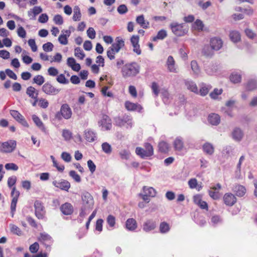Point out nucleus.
Returning a JSON list of instances; mask_svg holds the SVG:
<instances>
[{
	"label": "nucleus",
	"instance_id": "4d7b16f0",
	"mask_svg": "<svg viewBox=\"0 0 257 257\" xmlns=\"http://www.w3.org/2000/svg\"><path fill=\"white\" fill-rule=\"evenodd\" d=\"M62 55L60 53H57L54 56H51V63H60L62 61Z\"/></svg>",
	"mask_w": 257,
	"mask_h": 257
},
{
	"label": "nucleus",
	"instance_id": "393cba45",
	"mask_svg": "<svg viewBox=\"0 0 257 257\" xmlns=\"http://www.w3.org/2000/svg\"><path fill=\"white\" fill-rule=\"evenodd\" d=\"M67 64L73 70L75 71H79L81 69L80 65L76 62L74 58L69 57L67 60Z\"/></svg>",
	"mask_w": 257,
	"mask_h": 257
},
{
	"label": "nucleus",
	"instance_id": "aec40b11",
	"mask_svg": "<svg viewBox=\"0 0 257 257\" xmlns=\"http://www.w3.org/2000/svg\"><path fill=\"white\" fill-rule=\"evenodd\" d=\"M125 107L127 110L129 111H138L141 112L143 109L142 106L138 104L127 101L125 102Z\"/></svg>",
	"mask_w": 257,
	"mask_h": 257
},
{
	"label": "nucleus",
	"instance_id": "8fccbe9b",
	"mask_svg": "<svg viewBox=\"0 0 257 257\" xmlns=\"http://www.w3.org/2000/svg\"><path fill=\"white\" fill-rule=\"evenodd\" d=\"M9 227L10 228V230L11 232H12L13 234H17L18 235H21L22 234V232L20 229L19 227H18L17 226L14 224H10L9 225Z\"/></svg>",
	"mask_w": 257,
	"mask_h": 257
},
{
	"label": "nucleus",
	"instance_id": "bb28decb",
	"mask_svg": "<svg viewBox=\"0 0 257 257\" xmlns=\"http://www.w3.org/2000/svg\"><path fill=\"white\" fill-rule=\"evenodd\" d=\"M203 152L208 155H212L214 152V148L212 144L209 143H205L202 146Z\"/></svg>",
	"mask_w": 257,
	"mask_h": 257
},
{
	"label": "nucleus",
	"instance_id": "58836bf2",
	"mask_svg": "<svg viewBox=\"0 0 257 257\" xmlns=\"http://www.w3.org/2000/svg\"><path fill=\"white\" fill-rule=\"evenodd\" d=\"M85 138L88 142H92L95 141L96 136L93 132L88 130L85 132Z\"/></svg>",
	"mask_w": 257,
	"mask_h": 257
},
{
	"label": "nucleus",
	"instance_id": "bf43d9fd",
	"mask_svg": "<svg viewBox=\"0 0 257 257\" xmlns=\"http://www.w3.org/2000/svg\"><path fill=\"white\" fill-rule=\"evenodd\" d=\"M113 45L116 47L118 50H120L124 46V42L122 39L117 38L116 43H113Z\"/></svg>",
	"mask_w": 257,
	"mask_h": 257
},
{
	"label": "nucleus",
	"instance_id": "dca6fc26",
	"mask_svg": "<svg viewBox=\"0 0 257 257\" xmlns=\"http://www.w3.org/2000/svg\"><path fill=\"white\" fill-rule=\"evenodd\" d=\"M224 203L227 206H232L236 202V197L231 193H225L223 197Z\"/></svg>",
	"mask_w": 257,
	"mask_h": 257
},
{
	"label": "nucleus",
	"instance_id": "7ed1b4c3",
	"mask_svg": "<svg viewBox=\"0 0 257 257\" xmlns=\"http://www.w3.org/2000/svg\"><path fill=\"white\" fill-rule=\"evenodd\" d=\"M72 115L71 108L68 104L64 103L61 105L60 111L56 113L55 118L59 120H61L63 118L69 119L71 117Z\"/></svg>",
	"mask_w": 257,
	"mask_h": 257
},
{
	"label": "nucleus",
	"instance_id": "a19ab883",
	"mask_svg": "<svg viewBox=\"0 0 257 257\" xmlns=\"http://www.w3.org/2000/svg\"><path fill=\"white\" fill-rule=\"evenodd\" d=\"M230 80L233 83H238L241 82V75L237 72H233L230 76Z\"/></svg>",
	"mask_w": 257,
	"mask_h": 257
},
{
	"label": "nucleus",
	"instance_id": "4be33fe9",
	"mask_svg": "<svg viewBox=\"0 0 257 257\" xmlns=\"http://www.w3.org/2000/svg\"><path fill=\"white\" fill-rule=\"evenodd\" d=\"M99 123L105 130H110L111 127V120L107 115H103L101 119L99 121Z\"/></svg>",
	"mask_w": 257,
	"mask_h": 257
},
{
	"label": "nucleus",
	"instance_id": "4468645a",
	"mask_svg": "<svg viewBox=\"0 0 257 257\" xmlns=\"http://www.w3.org/2000/svg\"><path fill=\"white\" fill-rule=\"evenodd\" d=\"M82 200L84 205L87 208H92L94 204L92 196L88 192L83 193L82 196Z\"/></svg>",
	"mask_w": 257,
	"mask_h": 257
},
{
	"label": "nucleus",
	"instance_id": "de8ad7c7",
	"mask_svg": "<svg viewBox=\"0 0 257 257\" xmlns=\"http://www.w3.org/2000/svg\"><path fill=\"white\" fill-rule=\"evenodd\" d=\"M257 87V83L254 80H250L246 84V89L247 91H252Z\"/></svg>",
	"mask_w": 257,
	"mask_h": 257
},
{
	"label": "nucleus",
	"instance_id": "412c9836",
	"mask_svg": "<svg viewBox=\"0 0 257 257\" xmlns=\"http://www.w3.org/2000/svg\"><path fill=\"white\" fill-rule=\"evenodd\" d=\"M185 85L187 89L190 91L198 94L199 93V90L197 86L196 83L192 80H187L185 81Z\"/></svg>",
	"mask_w": 257,
	"mask_h": 257
},
{
	"label": "nucleus",
	"instance_id": "b1692460",
	"mask_svg": "<svg viewBox=\"0 0 257 257\" xmlns=\"http://www.w3.org/2000/svg\"><path fill=\"white\" fill-rule=\"evenodd\" d=\"M60 210L64 215H69L73 212V206L69 203H65L61 205Z\"/></svg>",
	"mask_w": 257,
	"mask_h": 257
},
{
	"label": "nucleus",
	"instance_id": "5701e85b",
	"mask_svg": "<svg viewBox=\"0 0 257 257\" xmlns=\"http://www.w3.org/2000/svg\"><path fill=\"white\" fill-rule=\"evenodd\" d=\"M200 89L199 90V93L197 94H199L202 96H206L211 89L212 86L210 85L205 84L204 83H201L199 84Z\"/></svg>",
	"mask_w": 257,
	"mask_h": 257
},
{
	"label": "nucleus",
	"instance_id": "1a4fd4ad",
	"mask_svg": "<svg viewBox=\"0 0 257 257\" xmlns=\"http://www.w3.org/2000/svg\"><path fill=\"white\" fill-rule=\"evenodd\" d=\"M166 66L168 70L172 73H178V68L176 64L174 58L172 56H169L167 59Z\"/></svg>",
	"mask_w": 257,
	"mask_h": 257
},
{
	"label": "nucleus",
	"instance_id": "37998d69",
	"mask_svg": "<svg viewBox=\"0 0 257 257\" xmlns=\"http://www.w3.org/2000/svg\"><path fill=\"white\" fill-rule=\"evenodd\" d=\"M145 150L146 151V154H144V156H147L148 157H150L153 155L154 150L153 146L149 143H146L144 145Z\"/></svg>",
	"mask_w": 257,
	"mask_h": 257
},
{
	"label": "nucleus",
	"instance_id": "864d4df0",
	"mask_svg": "<svg viewBox=\"0 0 257 257\" xmlns=\"http://www.w3.org/2000/svg\"><path fill=\"white\" fill-rule=\"evenodd\" d=\"M208 193L210 197L214 200L218 199L220 197V194L218 191L214 190L213 189L210 188L208 190Z\"/></svg>",
	"mask_w": 257,
	"mask_h": 257
},
{
	"label": "nucleus",
	"instance_id": "9b49d317",
	"mask_svg": "<svg viewBox=\"0 0 257 257\" xmlns=\"http://www.w3.org/2000/svg\"><path fill=\"white\" fill-rule=\"evenodd\" d=\"M10 113L14 118H15L17 121L20 123L24 126L26 127H29V124L24 116L18 111L15 110H11Z\"/></svg>",
	"mask_w": 257,
	"mask_h": 257
},
{
	"label": "nucleus",
	"instance_id": "ddd939ff",
	"mask_svg": "<svg viewBox=\"0 0 257 257\" xmlns=\"http://www.w3.org/2000/svg\"><path fill=\"white\" fill-rule=\"evenodd\" d=\"M223 44V41L219 37H213L210 40V45L215 51L219 50L222 47Z\"/></svg>",
	"mask_w": 257,
	"mask_h": 257
},
{
	"label": "nucleus",
	"instance_id": "f8f14e48",
	"mask_svg": "<svg viewBox=\"0 0 257 257\" xmlns=\"http://www.w3.org/2000/svg\"><path fill=\"white\" fill-rule=\"evenodd\" d=\"M231 137L234 141L239 142L244 137V133L241 128L236 127L232 131Z\"/></svg>",
	"mask_w": 257,
	"mask_h": 257
},
{
	"label": "nucleus",
	"instance_id": "2f4dec72",
	"mask_svg": "<svg viewBox=\"0 0 257 257\" xmlns=\"http://www.w3.org/2000/svg\"><path fill=\"white\" fill-rule=\"evenodd\" d=\"M119 51V50L116 48L112 44L107 51V56L110 60H113L115 58V55Z\"/></svg>",
	"mask_w": 257,
	"mask_h": 257
},
{
	"label": "nucleus",
	"instance_id": "f3484780",
	"mask_svg": "<svg viewBox=\"0 0 257 257\" xmlns=\"http://www.w3.org/2000/svg\"><path fill=\"white\" fill-rule=\"evenodd\" d=\"M35 214L38 218H43L45 215V210L42 203L39 201H36L35 202Z\"/></svg>",
	"mask_w": 257,
	"mask_h": 257
},
{
	"label": "nucleus",
	"instance_id": "e433bc0d",
	"mask_svg": "<svg viewBox=\"0 0 257 257\" xmlns=\"http://www.w3.org/2000/svg\"><path fill=\"white\" fill-rule=\"evenodd\" d=\"M190 65L193 74L196 76H198L200 74L201 70L197 62L194 60L192 61Z\"/></svg>",
	"mask_w": 257,
	"mask_h": 257
},
{
	"label": "nucleus",
	"instance_id": "79ce46f5",
	"mask_svg": "<svg viewBox=\"0 0 257 257\" xmlns=\"http://www.w3.org/2000/svg\"><path fill=\"white\" fill-rule=\"evenodd\" d=\"M204 27V24L200 20H197L193 24H192V29L194 30L197 31H201L203 30Z\"/></svg>",
	"mask_w": 257,
	"mask_h": 257
},
{
	"label": "nucleus",
	"instance_id": "338daca9",
	"mask_svg": "<svg viewBox=\"0 0 257 257\" xmlns=\"http://www.w3.org/2000/svg\"><path fill=\"white\" fill-rule=\"evenodd\" d=\"M197 4L202 10H205L211 5V3L209 1L203 3L202 1H200L198 2Z\"/></svg>",
	"mask_w": 257,
	"mask_h": 257
},
{
	"label": "nucleus",
	"instance_id": "052dcab7",
	"mask_svg": "<svg viewBox=\"0 0 257 257\" xmlns=\"http://www.w3.org/2000/svg\"><path fill=\"white\" fill-rule=\"evenodd\" d=\"M113 45L116 47L118 50H120L124 46V42L122 39L117 38L116 43H113Z\"/></svg>",
	"mask_w": 257,
	"mask_h": 257
},
{
	"label": "nucleus",
	"instance_id": "774afa93",
	"mask_svg": "<svg viewBox=\"0 0 257 257\" xmlns=\"http://www.w3.org/2000/svg\"><path fill=\"white\" fill-rule=\"evenodd\" d=\"M86 33H87V36L90 39H94L95 38L96 32L93 28H92V27L89 28L87 30Z\"/></svg>",
	"mask_w": 257,
	"mask_h": 257
},
{
	"label": "nucleus",
	"instance_id": "473e14b6",
	"mask_svg": "<svg viewBox=\"0 0 257 257\" xmlns=\"http://www.w3.org/2000/svg\"><path fill=\"white\" fill-rule=\"evenodd\" d=\"M233 191L236 195L239 197L243 196L246 193L245 188L240 185H236L233 189Z\"/></svg>",
	"mask_w": 257,
	"mask_h": 257
},
{
	"label": "nucleus",
	"instance_id": "20e7f679",
	"mask_svg": "<svg viewBox=\"0 0 257 257\" xmlns=\"http://www.w3.org/2000/svg\"><path fill=\"white\" fill-rule=\"evenodd\" d=\"M156 191L152 187L144 186L142 192L139 194L142 199L146 203L150 201V197H154L156 196Z\"/></svg>",
	"mask_w": 257,
	"mask_h": 257
},
{
	"label": "nucleus",
	"instance_id": "c9c22d12",
	"mask_svg": "<svg viewBox=\"0 0 257 257\" xmlns=\"http://www.w3.org/2000/svg\"><path fill=\"white\" fill-rule=\"evenodd\" d=\"M229 38L233 43H237L241 39L240 34L236 31H231L229 33Z\"/></svg>",
	"mask_w": 257,
	"mask_h": 257
},
{
	"label": "nucleus",
	"instance_id": "423d86ee",
	"mask_svg": "<svg viewBox=\"0 0 257 257\" xmlns=\"http://www.w3.org/2000/svg\"><path fill=\"white\" fill-rule=\"evenodd\" d=\"M115 122L116 125L119 126H125L126 128H131L133 125L132 118L127 115H124L122 117H116Z\"/></svg>",
	"mask_w": 257,
	"mask_h": 257
},
{
	"label": "nucleus",
	"instance_id": "39448f33",
	"mask_svg": "<svg viewBox=\"0 0 257 257\" xmlns=\"http://www.w3.org/2000/svg\"><path fill=\"white\" fill-rule=\"evenodd\" d=\"M16 146V141L13 140H10L1 144L0 150L3 153H10L15 150Z\"/></svg>",
	"mask_w": 257,
	"mask_h": 257
},
{
	"label": "nucleus",
	"instance_id": "13d9d810",
	"mask_svg": "<svg viewBox=\"0 0 257 257\" xmlns=\"http://www.w3.org/2000/svg\"><path fill=\"white\" fill-rule=\"evenodd\" d=\"M74 55L81 60H82L85 56L83 51L79 47L75 49Z\"/></svg>",
	"mask_w": 257,
	"mask_h": 257
},
{
	"label": "nucleus",
	"instance_id": "49530a36",
	"mask_svg": "<svg viewBox=\"0 0 257 257\" xmlns=\"http://www.w3.org/2000/svg\"><path fill=\"white\" fill-rule=\"evenodd\" d=\"M81 14L80 10L78 6H76L74 8V14L73 16V20L74 21H78L80 20Z\"/></svg>",
	"mask_w": 257,
	"mask_h": 257
},
{
	"label": "nucleus",
	"instance_id": "c756f323",
	"mask_svg": "<svg viewBox=\"0 0 257 257\" xmlns=\"http://www.w3.org/2000/svg\"><path fill=\"white\" fill-rule=\"evenodd\" d=\"M136 22L144 29H147L149 27L150 23L145 20L144 16L143 15L137 17Z\"/></svg>",
	"mask_w": 257,
	"mask_h": 257
},
{
	"label": "nucleus",
	"instance_id": "a18cd8bd",
	"mask_svg": "<svg viewBox=\"0 0 257 257\" xmlns=\"http://www.w3.org/2000/svg\"><path fill=\"white\" fill-rule=\"evenodd\" d=\"M159 150L163 153H167L169 151L170 147L169 145L164 141H162L158 145Z\"/></svg>",
	"mask_w": 257,
	"mask_h": 257
},
{
	"label": "nucleus",
	"instance_id": "a878e982",
	"mask_svg": "<svg viewBox=\"0 0 257 257\" xmlns=\"http://www.w3.org/2000/svg\"><path fill=\"white\" fill-rule=\"evenodd\" d=\"M38 239L40 242L46 245H48L52 242V237L49 234L45 232L40 234Z\"/></svg>",
	"mask_w": 257,
	"mask_h": 257
},
{
	"label": "nucleus",
	"instance_id": "4c0bfd02",
	"mask_svg": "<svg viewBox=\"0 0 257 257\" xmlns=\"http://www.w3.org/2000/svg\"><path fill=\"white\" fill-rule=\"evenodd\" d=\"M167 36V31L164 29H162L158 32L157 36L152 38L153 41H157L158 40H163Z\"/></svg>",
	"mask_w": 257,
	"mask_h": 257
},
{
	"label": "nucleus",
	"instance_id": "e2e57ef3",
	"mask_svg": "<svg viewBox=\"0 0 257 257\" xmlns=\"http://www.w3.org/2000/svg\"><path fill=\"white\" fill-rule=\"evenodd\" d=\"M62 136L65 141H69L72 138V133L68 130L64 129L62 131Z\"/></svg>",
	"mask_w": 257,
	"mask_h": 257
},
{
	"label": "nucleus",
	"instance_id": "603ef678",
	"mask_svg": "<svg viewBox=\"0 0 257 257\" xmlns=\"http://www.w3.org/2000/svg\"><path fill=\"white\" fill-rule=\"evenodd\" d=\"M102 151L106 154H110L112 152V148L110 144L105 142L101 145Z\"/></svg>",
	"mask_w": 257,
	"mask_h": 257
},
{
	"label": "nucleus",
	"instance_id": "09e8293b",
	"mask_svg": "<svg viewBox=\"0 0 257 257\" xmlns=\"http://www.w3.org/2000/svg\"><path fill=\"white\" fill-rule=\"evenodd\" d=\"M50 158L53 162V166L56 167L58 171L63 172L65 168L64 166L62 164H59L53 156H51Z\"/></svg>",
	"mask_w": 257,
	"mask_h": 257
},
{
	"label": "nucleus",
	"instance_id": "c85d7f7f",
	"mask_svg": "<svg viewBox=\"0 0 257 257\" xmlns=\"http://www.w3.org/2000/svg\"><path fill=\"white\" fill-rule=\"evenodd\" d=\"M126 228L130 231H134L137 228V223L134 218L127 219L125 222Z\"/></svg>",
	"mask_w": 257,
	"mask_h": 257
},
{
	"label": "nucleus",
	"instance_id": "f704fd0d",
	"mask_svg": "<svg viewBox=\"0 0 257 257\" xmlns=\"http://www.w3.org/2000/svg\"><path fill=\"white\" fill-rule=\"evenodd\" d=\"M32 119L36 125L43 132L45 131V127L44 123L37 115L34 114L32 115Z\"/></svg>",
	"mask_w": 257,
	"mask_h": 257
},
{
	"label": "nucleus",
	"instance_id": "c03bdc74",
	"mask_svg": "<svg viewBox=\"0 0 257 257\" xmlns=\"http://www.w3.org/2000/svg\"><path fill=\"white\" fill-rule=\"evenodd\" d=\"M170 227L169 224L166 222H162L159 226V230L162 233H166L169 231Z\"/></svg>",
	"mask_w": 257,
	"mask_h": 257
},
{
	"label": "nucleus",
	"instance_id": "9d476101",
	"mask_svg": "<svg viewBox=\"0 0 257 257\" xmlns=\"http://www.w3.org/2000/svg\"><path fill=\"white\" fill-rule=\"evenodd\" d=\"M42 91L48 95H56L60 92L59 89L54 87L50 83L47 82L42 86Z\"/></svg>",
	"mask_w": 257,
	"mask_h": 257
},
{
	"label": "nucleus",
	"instance_id": "6ab92c4d",
	"mask_svg": "<svg viewBox=\"0 0 257 257\" xmlns=\"http://www.w3.org/2000/svg\"><path fill=\"white\" fill-rule=\"evenodd\" d=\"M43 11L40 6H35L28 11V15L30 19L35 20L36 16L41 13Z\"/></svg>",
	"mask_w": 257,
	"mask_h": 257
},
{
	"label": "nucleus",
	"instance_id": "cd10ccee",
	"mask_svg": "<svg viewBox=\"0 0 257 257\" xmlns=\"http://www.w3.org/2000/svg\"><path fill=\"white\" fill-rule=\"evenodd\" d=\"M208 120L212 125H217L220 122V117L217 114L211 113L208 116Z\"/></svg>",
	"mask_w": 257,
	"mask_h": 257
},
{
	"label": "nucleus",
	"instance_id": "3c124183",
	"mask_svg": "<svg viewBox=\"0 0 257 257\" xmlns=\"http://www.w3.org/2000/svg\"><path fill=\"white\" fill-rule=\"evenodd\" d=\"M45 82L44 77L41 75H37L33 78V83H36L38 85H42Z\"/></svg>",
	"mask_w": 257,
	"mask_h": 257
},
{
	"label": "nucleus",
	"instance_id": "72a5a7b5",
	"mask_svg": "<svg viewBox=\"0 0 257 257\" xmlns=\"http://www.w3.org/2000/svg\"><path fill=\"white\" fill-rule=\"evenodd\" d=\"M26 93L31 98L36 99L38 96V91L33 86H29L27 88Z\"/></svg>",
	"mask_w": 257,
	"mask_h": 257
},
{
	"label": "nucleus",
	"instance_id": "6e6552de",
	"mask_svg": "<svg viewBox=\"0 0 257 257\" xmlns=\"http://www.w3.org/2000/svg\"><path fill=\"white\" fill-rule=\"evenodd\" d=\"M52 184L56 187L66 191H68L71 186L70 183L68 181L64 179L54 180Z\"/></svg>",
	"mask_w": 257,
	"mask_h": 257
},
{
	"label": "nucleus",
	"instance_id": "6e6d98bb",
	"mask_svg": "<svg viewBox=\"0 0 257 257\" xmlns=\"http://www.w3.org/2000/svg\"><path fill=\"white\" fill-rule=\"evenodd\" d=\"M69 176L77 183H80L81 181L80 176L73 170H71L69 173Z\"/></svg>",
	"mask_w": 257,
	"mask_h": 257
},
{
	"label": "nucleus",
	"instance_id": "a211bd4d",
	"mask_svg": "<svg viewBox=\"0 0 257 257\" xmlns=\"http://www.w3.org/2000/svg\"><path fill=\"white\" fill-rule=\"evenodd\" d=\"M156 227V222L153 219H147L143 225V229L146 232H150Z\"/></svg>",
	"mask_w": 257,
	"mask_h": 257
},
{
	"label": "nucleus",
	"instance_id": "7c9ffc66",
	"mask_svg": "<svg viewBox=\"0 0 257 257\" xmlns=\"http://www.w3.org/2000/svg\"><path fill=\"white\" fill-rule=\"evenodd\" d=\"M174 147L175 150L180 151L184 147L183 140L180 137H177L173 143Z\"/></svg>",
	"mask_w": 257,
	"mask_h": 257
},
{
	"label": "nucleus",
	"instance_id": "69168bd1",
	"mask_svg": "<svg viewBox=\"0 0 257 257\" xmlns=\"http://www.w3.org/2000/svg\"><path fill=\"white\" fill-rule=\"evenodd\" d=\"M222 222V219L218 215H214L211 218V223L213 225H216Z\"/></svg>",
	"mask_w": 257,
	"mask_h": 257
},
{
	"label": "nucleus",
	"instance_id": "2eb2a0df",
	"mask_svg": "<svg viewBox=\"0 0 257 257\" xmlns=\"http://www.w3.org/2000/svg\"><path fill=\"white\" fill-rule=\"evenodd\" d=\"M131 42L133 47V51L137 55H141L142 51L139 44V37L138 36L134 35L131 39Z\"/></svg>",
	"mask_w": 257,
	"mask_h": 257
},
{
	"label": "nucleus",
	"instance_id": "0eeeda50",
	"mask_svg": "<svg viewBox=\"0 0 257 257\" xmlns=\"http://www.w3.org/2000/svg\"><path fill=\"white\" fill-rule=\"evenodd\" d=\"M74 29L73 27L70 26L68 30H63L61 31V33L58 37L59 42L63 45H66L68 44V38L70 37L72 31H73Z\"/></svg>",
	"mask_w": 257,
	"mask_h": 257
},
{
	"label": "nucleus",
	"instance_id": "f257e3e1",
	"mask_svg": "<svg viewBox=\"0 0 257 257\" xmlns=\"http://www.w3.org/2000/svg\"><path fill=\"white\" fill-rule=\"evenodd\" d=\"M140 66L136 62L125 64L121 69L122 76L124 78L134 77L140 72Z\"/></svg>",
	"mask_w": 257,
	"mask_h": 257
},
{
	"label": "nucleus",
	"instance_id": "f03ea898",
	"mask_svg": "<svg viewBox=\"0 0 257 257\" xmlns=\"http://www.w3.org/2000/svg\"><path fill=\"white\" fill-rule=\"evenodd\" d=\"M170 28L172 33L178 36H184L188 31V26L184 23L179 24L176 22H173L170 24Z\"/></svg>",
	"mask_w": 257,
	"mask_h": 257
},
{
	"label": "nucleus",
	"instance_id": "ea45409f",
	"mask_svg": "<svg viewBox=\"0 0 257 257\" xmlns=\"http://www.w3.org/2000/svg\"><path fill=\"white\" fill-rule=\"evenodd\" d=\"M214 51L210 46L205 45L202 49V53L206 56H212Z\"/></svg>",
	"mask_w": 257,
	"mask_h": 257
},
{
	"label": "nucleus",
	"instance_id": "0e129e2a",
	"mask_svg": "<svg viewBox=\"0 0 257 257\" xmlns=\"http://www.w3.org/2000/svg\"><path fill=\"white\" fill-rule=\"evenodd\" d=\"M42 48L43 50L45 52H51L53 49L54 45L51 42H47L43 45Z\"/></svg>",
	"mask_w": 257,
	"mask_h": 257
},
{
	"label": "nucleus",
	"instance_id": "5fc2aeb1",
	"mask_svg": "<svg viewBox=\"0 0 257 257\" xmlns=\"http://www.w3.org/2000/svg\"><path fill=\"white\" fill-rule=\"evenodd\" d=\"M222 93V89L215 88L212 92H211L209 96L212 99H216L218 96Z\"/></svg>",
	"mask_w": 257,
	"mask_h": 257
},
{
	"label": "nucleus",
	"instance_id": "680f3d73",
	"mask_svg": "<svg viewBox=\"0 0 257 257\" xmlns=\"http://www.w3.org/2000/svg\"><path fill=\"white\" fill-rule=\"evenodd\" d=\"M106 222L109 225V227L113 228L115 224V218L114 216L109 215L107 216Z\"/></svg>",
	"mask_w": 257,
	"mask_h": 257
}]
</instances>
